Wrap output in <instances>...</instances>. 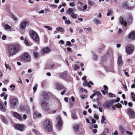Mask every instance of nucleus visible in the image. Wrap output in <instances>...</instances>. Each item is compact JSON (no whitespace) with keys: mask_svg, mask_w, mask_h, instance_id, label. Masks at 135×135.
I'll return each mask as SVG.
<instances>
[{"mask_svg":"<svg viewBox=\"0 0 135 135\" xmlns=\"http://www.w3.org/2000/svg\"><path fill=\"white\" fill-rule=\"evenodd\" d=\"M64 42V41L62 40H60L59 42V43L61 44H63Z\"/></svg>","mask_w":135,"mask_h":135,"instance_id":"nucleus-56","label":"nucleus"},{"mask_svg":"<svg viewBox=\"0 0 135 135\" xmlns=\"http://www.w3.org/2000/svg\"><path fill=\"white\" fill-rule=\"evenodd\" d=\"M67 44L70 46H71L72 45H71V43L70 41H68L66 42Z\"/></svg>","mask_w":135,"mask_h":135,"instance_id":"nucleus-50","label":"nucleus"},{"mask_svg":"<svg viewBox=\"0 0 135 135\" xmlns=\"http://www.w3.org/2000/svg\"><path fill=\"white\" fill-rule=\"evenodd\" d=\"M21 59L25 61H29L31 60V58L30 55L28 53H26L22 55L21 56Z\"/></svg>","mask_w":135,"mask_h":135,"instance_id":"nucleus-4","label":"nucleus"},{"mask_svg":"<svg viewBox=\"0 0 135 135\" xmlns=\"http://www.w3.org/2000/svg\"><path fill=\"white\" fill-rule=\"evenodd\" d=\"M9 87L11 88H12V87L13 88L12 90V91L14 90H15V86L14 85L12 84L9 86Z\"/></svg>","mask_w":135,"mask_h":135,"instance_id":"nucleus-48","label":"nucleus"},{"mask_svg":"<svg viewBox=\"0 0 135 135\" xmlns=\"http://www.w3.org/2000/svg\"><path fill=\"white\" fill-rule=\"evenodd\" d=\"M29 25V22L28 21H25L21 23L20 25V28L22 30L25 28L26 26H28Z\"/></svg>","mask_w":135,"mask_h":135,"instance_id":"nucleus-7","label":"nucleus"},{"mask_svg":"<svg viewBox=\"0 0 135 135\" xmlns=\"http://www.w3.org/2000/svg\"><path fill=\"white\" fill-rule=\"evenodd\" d=\"M109 129L107 128H106L105 129L104 131L105 133H108L109 132Z\"/></svg>","mask_w":135,"mask_h":135,"instance_id":"nucleus-47","label":"nucleus"},{"mask_svg":"<svg viewBox=\"0 0 135 135\" xmlns=\"http://www.w3.org/2000/svg\"><path fill=\"white\" fill-rule=\"evenodd\" d=\"M106 120V118L105 116L103 115L102 116V119L101 121V123L102 124L104 123V121Z\"/></svg>","mask_w":135,"mask_h":135,"instance_id":"nucleus-31","label":"nucleus"},{"mask_svg":"<svg viewBox=\"0 0 135 135\" xmlns=\"http://www.w3.org/2000/svg\"><path fill=\"white\" fill-rule=\"evenodd\" d=\"M81 90L82 91H84L85 92V93H86L87 92V90L85 89H84L83 88H81Z\"/></svg>","mask_w":135,"mask_h":135,"instance_id":"nucleus-49","label":"nucleus"},{"mask_svg":"<svg viewBox=\"0 0 135 135\" xmlns=\"http://www.w3.org/2000/svg\"><path fill=\"white\" fill-rule=\"evenodd\" d=\"M12 17L13 19L15 21H16L17 20V18L15 15H12Z\"/></svg>","mask_w":135,"mask_h":135,"instance_id":"nucleus-44","label":"nucleus"},{"mask_svg":"<svg viewBox=\"0 0 135 135\" xmlns=\"http://www.w3.org/2000/svg\"><path fill=\"white\" fill-rule=\"evenodd\" d=\"M60 31H61V32L62 33H64L65 31V30L63 28L61 27Z\"/></svg>","mask_w":135,"mask_h":135,"instance_id":"nucleus-64","label":"nucleus"},{"mask_svg":"<svg viewBox=\"0 0 135 135\" xmlns=\"http://www.w3.org/2000/svg\"><path fill=\"white\" fill-rule=\"evenodd\" d=\"M71 117L72 118L74 119H76L78 118V117L74 114H72L71 115Z\"/></svg>","mask_w":135,"mask_h":135,"instance_id":"nucleus-34","label":"nucleus"},{"mask_svg":"<svg viewBox=\"0 0 135 135\" xmlns=\"http://www.w3.org/2000/svg\"><path fill=\"white\" fill-rule=\"evenodd\" d=\"M44 27L47 28L49 30L52 31V28L50 26H45Z\"/></svg>","mask_w":135,"mask_h":135,"instance_id":"nucleus-36","label":"nucleus"},{"mask_svg":"<svg viewBox=\"0 0 135 135\" xmlns=\"http://www.w3.org/2000/svg\"><path fill=\"white\" fill-rule=\"evenodd\" d=\"M87 5L86 4L83 7V11H84L87 8Z\"/></svg>","mask_w":135,"mask_h":135,"instance_id":"nucleus-57","label":"nucleus"},{"mask_svg":"<svg viewBox=\"0 0 135 135\" xmlns=\"http://www.w3.org/2000/svg\"><path fill=\"white\" fill-rule=\"evenodd\" d=\"M113 105L112 104H111V102H107L103 104V106L104 108H108Z\"/></svg>","mask_w":135,"mask_h":135,"instance_id":"nucleus-14","label":"nucleus"},{"mask_svg":"<svg viewBox=\"0 0 135 135\" xmlns=\"http://www.w3.org/2000/svg\"><path fill=\"white\" fill-rule=\"evenodd\" d=\"M71 17L74 18H76L77 17V16H78V15L77 14H75L74 13H72V14H71Z\"/></svg>","mask_w":135,"mask_h":135,"instance_id":"nucleus-35","label":"nucleus"},{"mask_svg":"<svg viewBox=\"0 0 135 135\" xmlns=\"http://www.w3.org/2000/svg\"><path fill=\"white\" fill-rule=\"evenodd\" d=\"M113 13V10L111 9H108V13L107 14V15L108 16H109L110 15L112 16Z\"/></svg>","mask_w":135,"mask_h":135,"instance_id":"nucleus-22","label":"nucleus"},{"mask_svg":"<svg viewBox=\"0 0 135 135\" xmlns=\"http://www.w3.org/2000/svg\"><path fill=\"white\" fill-rule=\"evenodd\" d=\"M18 46L16 45H10L8 48V53L9 56H12L15 55L19 51Z\"/></svg>","mask_w":135,"mask_h":135,"instance_id":"nucleus-1","label":"nucleus"},{"mask_svg":"<svg viewBox=\"0 0 135 135\" xmlns=\"http://www.w3.org/2000/svg\"><path fill=\"white\" fill-rule=\"evenodd\" d=\"M120 23L124 26H126L127 25V22L123 20V17H120L119 18Z\"/></svg>","mask_w":135,"mask_h":135,"instance_id":"nucleus-16","label":"nucleus"},{"mask_svg":"<svg viewBox=\"0 0 135 135\" xmlns=\"http://www.w3.org/2000/svg\"><path fill=\"white\" fill-rule=\"evenodd\" d=\"M44 128L48 131H51L52 129V124L48 120L45 121L44 125Z\"/></svg>","mask_w":135,"mask_h":135,"instance_id":"nucleus-2","label":"nucleus"},{"mask_svg":"<svg viewBox=\"0 0 135 135\" xmlns=\"http://www.w3.org/2000/svg\"><path fill=\"white\" fill-rule=\"evenodd\" d=\"M33 54L35 58H37L38 57L39 54L37 52L34 51Z\"/></svg>","mask_w":135,"mask_h":135,"instance_id":"nucleus-30","label":"nucleus"},{"mask_svg":"<svg viewBox=\"0 0 135 135\" xmlns=\"http://www.w3.org/2000/svg\"><path fill=\"white\" fill-rule=\"evenodd\" d=\"M126 133L129 135H132L133 134V133L131 132H129L128 131H126Z\"/></svg>","mask_w":135,"mask_h":135,"instance_id":"nucleus-53","label":"nucleus"},{"mask_svg":"<svg viewBox=\"0 0 135 135\" xmlns=\"http://www.w3.org/2000/svg\"><path fill=\"white\" fill-rule=\"evenodd\" d=\"M76 10L75 8H69L66 11V13L68 14H71L74 13V11Z\"/></svg>","mask_w":135,"mask_h":135,"instance_id":"nucleus-20","label":"nucleus"},{"mask_svg":"<svg viewBox=\"0 0 135 135\" xmlns=\"http://www.w3.org/2000/svg\"><path fill=\"white\" fill-rule=\"evenodd\" d=\"M104 88V90L106 93H108V88L107 86L106 85H104L103 86Z\"/></svg>","mask_w":135,"mask_h":135,"instance_id":"nucleus-39","label":"nucleus"},{"mask_svg":"<svg viewBox=\"0 0 135 135\" xmlns=\"http://www.w3.org/2000/svg\"><path fill=\"white\" fill-rule=\"evenodd\" d=\"M95 92L96 95H97L99 97H100V99H101L102 95L100 92L96 91V90H95Z\"/></svg>","mask_w":135,"mask_h":135,"instance_id":"nucleus-25","label":"nucleus"},{"mask_svg":"<svg viewBox=\"0 0 135 135\" xmlns=\"http://www.w3.org/2000/svg\"><path fill=\"white\" fill-rule=\"evenodd\" d=\"M58 121V127L59 128L61 127L62 124V122L61 121V120L60 117L58 116L56 118Z\"/></svg>","mask_w":135,"mask_h":135,"instance_id":"nucleus-18","label":"nucleus"},{"mask_svg":"<svg viewBox=\"0 0 135 135\" xmlns=\"http://www.w3.org/2000/svg\"><path fill=\"white\" fill-rule=\"evenodd\" d=\"M24 111L26 112V113H29L30 112V110L28 107H25Z\"/></svg>","mask_w":135,"mask_h":135,"instance_id":"nucleus-29","label":"nucleus"},{"mask_svg":"<svg viewBox=\"0 0 135 135\" xmlns=\"http://www.w3.org/2000/svg\"><path fill=\"white\" fill-rule=\"evenodd\" d=\"M73 128L75 131H77L79 129V127L78 124H76L73 127Z\"/></svg>","mask_w":135,"mask_h":135,"instance_id":"nucleus-24","label":"nucleus"},{"mask_svg":"<svg viewBox=\"0 0 135 135\" xmlns=\"http://www.w3.org/2000/svg\"><path fill=\"white\" fill-rule=\"evenodd\" d=\"M18 102V99L17 98H13L10 100V105L11 107L13 108H15Z\"/></svg>","mask_w":135,"mask_h":135,"instance_id":"nucleus-8","label":"nucleus"},{"mask_svg":"<svg viewBox=\"0 0 135 135\" xmlns=\"http://www.w3.org/2000/svg\"><path fill=\"white\" fill-rule=\"evenodd\" d=\"M131 97L133 101H135V94L133 92H132L131 93Z\"/></svg>","mask_w":135,"mask_h":135,"instance_id":"nucleus-27","label":"nucleus"},{"mask_svg":"<svg viewBox=\"0 0 135 135\" xmlns=\"http://www.w3.org/2000/svg\"><path fill=\"white\" fill-rule=\"evenodd\" d=\"M84 30H86V32H87V33H88V32H87V31L89 32V31H91V28H90V27L88 28H84Z\"/></svg>","mask_w":135,"mask_h":135,"instance_id":"nucleus-41","label":"nucleus"},{"mask_svg":"<svg viewBox=\"0 0 135 135\" xmlns=\"http://www.w3.org/2000/svg\"><path fill=\"white\" fill-rule=\"evenodd\" d=\"M51 51V49L48 47H46L42 48L41 50L42 54L48 53L50 52Z\"/></svg>","mask_w":135,"mask_h":135,"instance_id":"nucleus-11","label":"nucleus"},{"mask_svg":"<svg viewBox=\"0 0 135 135\" xmlns=\"http://www.w3.org/2000/svg\"><path fill=\"white\" fill-rule=\"evenodd\" d=\"M134 50V47L131 44L127 45L126 47V51L128 54H131L133 52Z\"/></svg>","mask_w":135,"mask_h":135,"instance_id":"nucleus-3","label":"nucleus"},{"mask_svg":"<svg viewBox=\"0 0 135 135\" xmlns=\"http://www.w3.org/2000/svg\"><path fill=\"white\" fill-rule=\"evenodd\" d=\"M13 115L14 117L20 120H22V117L18 113L16 112H13Z\"/></svg>","mask_w":135,"mask_h":135,"instance_id":"nucleus-12","label":"nucleus"},{"mask_svg":"<svg viewBox=\"0 0 135 135\" xmlns=\"http://www.w3.org/2000/svg\"><path fill=\"white\" fill-rule=\"evenodd\" d=\"M15 128L17 130L21 131H23L24 129V125L21 124H16L14 125Z\"/></svg>","mask_w":135,"mask_h":135,"instance_id":"nucleus-9","label":"nucleus"},{"mask_svg":"<svg viewBox=\"0 0 135 135\" xmlns=\"http://www.w3.org/2000/svg\"><path fill=\"white\" fill-rule=\"evenodd\" d=\"M79 66L77 64H75V66L74 67V69L75 70H76L77 69H79Z\"/></svg>","mask_w":135,"mask_h":135,"instance_id":"nucleus-43","label":"nucleus"},{"mask_svg":"<svg viewBox=\"0 0 135 135\" xmlns=\"http://www.w3.org/2000/svg\"><path fill=\"white\" fill-rule=\"evenodd\" d=\"M83 113L84 115H86L87 114V112L86 111L84 110L83 112Z\"/></svg>","mask_w":135,"mask_h":135,"instance_id":"nucleus-63","label":"nucleus"},{"mask_svg":"<svg viewBox=\"0 0 135 135\" xmlns=\"http://www.w3.org/2000/svg\"><path fill=\"white\" fill-rule=\"evenodd\" d=\"M61 28V27H58L56 28V30L58 31H60Z\"/></svg>","mask_w":135,"mask_h":135,"instance_id":"nucleus-60","label":"nucleus"},{"mask_svg":"<svg viewBox=\"0 0 135 135\" xmlns=\"http://www.w3.org/2000/svg\"><path fill=\"white\" fill-rule=\"evenodd\" d=\"M94 117L97 119H99V117L97 115L95 114L94 116Z\"/></svg>","mask_w":135,"mask_h":135,"instance_id":"nucleus-62","label":"nucleus"},{"mask_svg":"<svg viewBox=\"0 0 135 135\" xmlns=\"http://www.w3.org/2000/svg\"><path fill=\"white\" fill-rule=\"evenodd\" d=\"M42 108L45 111H47L49 109V106L48 103L45 101H44L41 104Z\"/></svg>","mask_w":135,"mask_h":135,"instance_id":"nucleus-6","label":"nucleus"},{"mask_svg":"<svg viewBox=\"0 0 135 135\" xmlns=\"http://www.w3.org/2000/svg\"><path fill=\"white\" fill-rule=\"evenodd\" d=\"M3 27L7 31H10L12 29V27L8 24L4 25Z\"/></svg>","mask_w":135,"mask_h":135,"instance_id":"nucleus-21","label":"nucleus"},{"mask_svg":"<svg viewBox=\"0 0 135 135\" xmlns=\"http://www.w3.org/2000/svg\"><path fill=\"white\" fill-rule=\"evenodd\" d=\"M128 38L131 40L135 39V32L134 31L131 32L128 36Z\"/></svg>","mask_w":135,"mask_h":135,"instance_id":"nucleus-10","label":"nucleus"},{"mask_svg":"<svg viewBox=\"0 0 135 135\" xmlns=\"http://www.w3.org/2000/svg\"><path fill=\"white\" fill-rule=\"evenodd\" d=\"M33 115L34 117L35 118H37L38 117H41L42 116L41 113L37 112H34Z\"/></svg>","mask_w":135,"mask_h":135,"instance_id":"nucleus-19","label":"nucleus"},{"mask_svg":"<svg viewBox=\"0 0 135 135\" xmlns=\"http://www.w3.org/2000/svg\"><path fill=\"white\" fill-rule=\"evenodd\" d=\"M108 95L109 97H110L113 98L115 97V94L111 93H109L108 94Z\"/></svg>","mask_w":135,"mask_h":135,"instance_id":"nucleus-38","label":"nucleus"},{"mask_svg":"<svg viewBox=\"0 0 135 135\" xmlns=\"http://www.w3.org/2000/svg\"><path fill=\"white\" fill-rule=\"evenodd\" d=\"M117 62L119 66H121L123 64L122 56L120 55H119L118 56Z\"/></svg>","mask_w":135,"mask_h":135,"instance_id":"nucleus-15","label":"nucleus"},{"mask_svg":"<svg viewBox=\"0 0 135 135\" xmlns=\"http://www.w3.org/2000/svg\"><path fill=\"white\" fill-rule=\"evenodd\" d=\"M83 85L85 86H87L89 88L91 87V86L89 84V83L86 81H85V83H83Z\"/></svg>","mask_w":135,"mask_h":135,"instance_id":"nucleus-26","label":"nucleus"},{"mask_svg":"<svg viewBox=\"0 0 135 135\" xmlns=\"http://www.w3.org/2000/svg\"><path fill=\"white\" fill-rule=\"evenodd\" d=\"M24 43L26 45L31 46L32 45V44L29 43L28 41L26 40H25Z\"/></svg>","mask_w":135,"mask_h":135,"instance_id":"nucleus-32","label":"nucleus"},{"mask_svg":"<svg viewBox=\"0 0 135 135\" xmlns=\"http://www.w3.org/2000/svg\"><path fill=\"white\" fill-rule=\"evenodd\" d=\"M37 88L36 86H34L33 87V90L34 93H35V91H36L37 90Z\"/></svg>","mask_w":135,"mask_h":135,"instance_id":"nucleus-59","label":"nucleus"},{"mask_svg":"<svg viewBox=\"0 0 135 135\" xmlns=\"http://www.w3.org/2000/svg\"><path fill=\"white\" fill-rule=\"evenodd\" d=\"M60 77L61 78H64L65 77V75L64 73H61L59 75Z\"/></svg>","mask_w":135,"mask_h":135,"instance_id":"nucleus-33","label":"nucleus"},{"mask_svg":"<svg viewBox=\"0 0 135 135\" xmlns=\"http://www.w3.org/2000/svg\"><path fill=\"white\" fill-rule=\"evenodd\" d=\"M128 110L130 117H135V113L132 109L130 108L128 109Z\"/></svg>","mask_w":135,"mask_h":135,"instance_id":"nucleus-13","label":"nucleus"},{"mask_svg":"<svg viewBox=\"0 0 135 135\" xmlns=\"http://www.w3.org/2000/svg\"><path fill=\"white\" fill-rule=\"evenodd\" d=\"M93 58L95 59H96L97 58V57L95 54H93Z\"/></svg>","mask_w":135,"mask_h":135,"instance_id":"nucleus-54","label":"nucleus"},{"mask_svg":"<svg viewBox=\"0 0 135 135\" xmlns=\"http://www.w3.org/2000/svg\"><path fill=\"white\" fill-rule=\"evenodd\" d=\"M67 50L69 51H71V52L72 53L73 52V51L71 50V49L69 47H68L67 48Z\"/></svg>","mask_w":135,"mask_h":135,"instance_id":"nucleus-58","label":"nucleus"},{"mask_svg":"<svg viewBox=\"0 0 135 135\" xmlns=\"http://www.w3.org/2000/svg\"><path fill=\"white\" fill-rule=\"evenodd\" d=\"M6 62H5V65L7 69H8L9 70H11V68L9 65L8 64H7L6 63Z\"/></svg>","mask_w":135,"mask_h":135,"instance_id":"nucleus-37","label":"nucleus"},{"mask_svg":"<svg viewBox=\"0 0 135 135\" xmlns=\"http://www.w3.org/2000/svg\"><path fill=\"white\" fill-rule=\"evenodd\" d=\"M6 36L5 35H4L2 36V39L3 40H5L6 39Z\"/></svg>","mask_w":135,"mask_h":135,"instance_id":"nucleus-55","label":"nucleus"},{"mask_svg":"<svg viewBox=\"0 0 135 135\" xmlns=\"http://www.w3.org/2000/svg\"><path fill=\"white\" fill-rule=\"evenodd\" d=\"M3 121L5 123H7V121L4 118H3Z\"/></svg>","mask_w":135,"mask_h":135,"instance_id":"nucleus-61","label":"nucleus"},{"mask_svg":"<svg viewBox=\"0 0 135 135\" xmlns=\"http://www.w3.org/2000/svg\"><path fill=\"white\" fill-rule=\"evenodd\" d=\"M75 5V4L74 3H69V5L71 7H73Z\"/></svg>","mask_w":135,"mask_h":135,"instance_id":"nucleus-52","label":"nucleus"},{"mask_svg":"<svg viewBox=\"0 0 135 135\" xmlns=\"http://www.w3.org/2000/svg\"><path fill=\"white\" fill-rule=\"evenodd\" d=\"M94 22L97 25H98L99 24H100V21H99L98 19L96 18H95L93 20Z\"/></svg>","mask_w":135,"mask_h":135,"instance_id":"nucleus-28","label":"nucleus"},{"mask_svg":"<svg viewBox=\"0 0 135 135\" xmlns=\"http://www.w3.org/2000/svg\"><path fill=\"white\" fill-rule=\"evenodd\" d=\"M0 109L3 112H4L6 110V109L4 107V105L3 106H2V107H0Z\"/></svg>","mask_w":135,"mask_h":135,"instance_id":"nucleus-45","label":"nucleus"},{"mask_svg":"<svg viewBox=\"0 0 135 135\" xmlns=\"http://www.w3.org/2000/svg\"><path fill=\"white\" fill-rule=\"evenodd\" d=\"M122 107L121 105L119 103H118L116 104L115 105V107H118L119 108H120L121 107Z\"/></svg>","mask_w":135,"mask_h":135,"instance_id":"nucleus-46","label":"nucleus"},{"mask_svg":"<svg viewBox=\"0 0 135 135\" xmlns=\"http://www.w3.org/2000/svg\"><path fill=\"white\" fill-rule=\"evenodd\" d=\"M65 23L68 25H69L71 24L70 21L69 20H66L65 21Z\"/></svg>","mask_w":135,"mask_h":135,"instance_id":"nucleus-42","label":"nucleus"},{"mask_svg":"<svg viewBox=\"0 0 135 135\" xmlns=\"http://www.w3.org/2000/svg\"><path fill=\"white\" fill-rule=\"evenodd\" d=\"M88 3L91 6H92L94 4V2L90 0L88 1Z\"/></svg>","mask_w":135,"mask_h":135,"instance_id":"nucleus-40","label":"nucleus"},{"mask_svg":"<svg viewBox=\"0 0 135 135\" xmlns=\"http://www.w3.org/2000/svg\"><path fill=\"white\" fill-rule=\"evenodd\" d=\"M56 87L57 89L60 90L61 89H66L62 85L60 84V83H57L56 84Z\"/></svg>","mask_w":135,"mask_h":135,"instance_id":"nucleus-17","label":"nucleus"},{"mask_svg":"<svg viewBox=\"0 0 135 135\" xmlns=\"http://www.w3.org/2000/svg\"><path fill=\"white\" fill-rule=\"evenodd\" d=\"M119 128L120 131L122 133H124V128L121 125H120L119 126Z\"/></svg>","mask_w":135,"mask_h":135,"instance_id":"nucleus-23","label":"nucleus"},{"mask_svg":"<svg viewBox=\"0 0 135 135\" xmlns=\"http://www.w3.org/2000/svg\"><path fill=\"white\" fill-rule=\"evenodd\" d=\"M50 5L52 6V7L55 8H56L57 7V5L56 4H49Z\"/></svg>","mask_w":135,"mask_h":135,"instance_id":"nucleus-51","label":"nucleus"},{"mask_svg":"<svg viewBox=\"0 0 135 135\" xmlns=\"http://www.w3.org/2000/svg\"><path fill=\"white\" fill-rule=\"evenodd\" d=\"M30 33L31 37L36 41H38L39 38L37 33L33 31H30Z\"/></svg>","mask_w":135,"mask_h":135,"instance_id":"nucleus-5","label":"nucleus"}]
</instances>
